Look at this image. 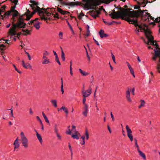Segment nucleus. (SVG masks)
Segmentation results:
<instances>
[{"label":"nucleus","mask_w":160,"mask_h":160,"mask_svg":"<svg viewBox=\"0 0 160 160\" xmlns=\"http://www.w3.org/2000/svg\"><path fill=\"white\" fill-rule=\"evenodd\" d=\"M45 121L48 123H49V122L47 117L44 118Z\"/></svg>","instance_id":"62"},{"label":"nucleus","mask_w":160,"mask_h":160,"mask_svg":"<svg viewBox=\"0 0 160 160\" xmlns=\"http://www.w3.org/2000/svg\"><path fill=\"white\" fill-rule=\"evenodd\" d=\"M75 131H78L76 130V126L72 125V129L71 130V134H72V132H75Z\"/></svg>","instance_id":"34"},{"label":"nucleus","mask_w":160,"mask_h":160,"mask_svg":"<svg viewBox=\"0 0 160 160\" xmlns=\"http://www.w3.org/2000/svg\"><path fill=\"white\" fill-rule=\"evenodd\" d=\"M144 32L146 37L147 38L148 40L147 42H146L145 40H144V42L145 43L149 45L151 44V43H149L150 42L152 43L154 42H156V40L154 41V37L153 36H150V37L149 36L151 33L149 29L146 30Z\"/></svg>","instance_id":"5"},{"label":"nucleus","mask_w":160,"mask_h":160,"mask_svg":"<svg viewBox=\"0 0 160 160\" xmlns=\"http://www.w3.org/2000/svg\"><path fill=\"white\" fill-rule=\"evenodd\" d=\"M99 2L101 3H105V4H108L111 2V0H99Z\"/></svg>","instance_id":"27"},{"label":"nucleus","mask_w":160,"mask_h":160,"mask_svg":"<svg viewBox=\"0 0 160 160\" xmlns=\"http://www.w3.org/2000/svg\"><path fill=\"white\" fill-rule=\"evenodd\" d=\"M61 91L62 92V94H63L64 93V90H63V81H62V78L61 79Z\"/></svg>","instance_id":"43"},{"label":"nucleus","mask_w":160,"mask_h":160,"mask_svg":"<svg viewBox=\"0 0 160 160\" xmlns=\"http://www.w3.org/2000/svg\"><path fill=\"white\" fill-rule=\"evenodd\" d=\"M36 136L38 139L39 140L40 142L41 143L42 141L41 136L38 132H37Z\"/></svg>","instance_id":"30"},{"label":"nucleus","mask_w":160,"mask_h":160,"mask_svg":"<svg viewBox=\"0 0 160 160\" xmlns=\"http://www.w3.org/2000/svg\"><path fill=\"white\" fill-rule=\"evenodd\" d=\"M138 152L139 153V155L144 160H145L146 159L145 154L140 150L138 151Z\"/></svg>","instance_id":"25"},{"label":"nucleus","mask_w":160,"mask_h":160,"mask_svg":"<svg viewBox=\"0 0 160 160\" xmlns=\"http://www.w3.org/2000/svg\"><path fill=\"white\" fill-rule=\"evenodd\" d=\"M61 57L63 61H65V54L63 51H62V52Z\"/></svg>","instance_id":"39"},{"label":"nucleus","mask_w":160,"mask_h":160,"mask_svg":"<svg viewBox=\"0 0 160 160\" xmlns=\"http://www.w3.org/2000/svg\"><path fill=\"white\" fill-rule=\"evenodd\" d=\"M55 60L59 65H61V63L59 61L58 56L55 57Z\"/></svg>","instance_id":"49"},{"label":"nucleus","mask_w":160,"mask_h":160,"mask_svg":"<svg viewBox=\"0 0 160 160\" xmlns=\"http://www.w3.org/2000/svg\"><path fill=\"white\" fill-rule=\"evenodd\" d=\"M43 61L42 62V64H48L50 62L49 60L48 59V58L45 56H43L42 58Z\"/></svg>","instance_id":"24"},{"label":"nucleus","mask_w":160,"mask_h":160,"mask_svg":"<svg viewBox=\"0 0 160 160\" xmlns=\"http://www.w3.org/2000/svg\"><path fill=\"white\" fill-rule=\"evenodd\" d=\"M56 134L57 135V136L58 138V139L59 140H61V136L59 134V133H56Z\"/></svg>","instance_id":"55"},{"label":"nucleus","mask_w":160,"mask_h":160,"mask_svg":"<svg viewBox=\"0 0 160 160\" xmlns=\"http://www.w3.org/2000/svg\"><path fill=\"white\" fill-rule=\"evenodd\" d=\"M144 16H145V17H147V18L145 19V21H146L147 19H148V20H150L149 18L150 16H151L149 13L148 12H146L145 14H144Z\"/></svg>","instance_id":"35"},{"label":"nucleus","mask_w":160,"mask_h":160,"mask_svg":"<svg viewBox=\"0 0 160 160\" xmlns=\"http://www.w3.org/2000/svg\"><path fill=\"white\" fill-rule=\"evenodd\" d=\"M85 136H86L87 140H88L89 138V133H88V131L87 129H86L85 130Z\"/></svg>","instance_id":"38"},{"label":"nucleus","mask_w":160,"mask_h":160,"mask_svg":"<svg viewBox=\"0 0 160 160\" xmlns=\"http://www.w3.org/2000/svg\"><path fill=\"white\" fill-rule=\"evenodd\" d=\"M99 33L100 37L101 38H102L104 37H107L109 36L108 34L104 33V31L102 29L100 30V31L99 32Z\"/></svg>","instance_id":"22"},{"label":"nucleus","mask_w":160,"mask_h":160,"mask_svg":"<svg viewBox=\"0 0 160 160\" xmlns=\"http://www.w3.org/2000/svg\"><path fill=\"white\" fill-rule=\"evenodd\" d=\"M63 110L66 113V114H68V110L67 108H66L65 107H64V109H63Z\"/></svg>","instance_id":"50"},{"label":"nucleus","mask_w":160,"mask_h":160,"mask_svg":"<svg viewBox=\"0 0 160 160\" xmlns=\"http://www.w3.org/2000/svg\"><path fill=\"white\" fill-rule=\"evenodd\" d=\"M8 110H10L11 111V113H10L11 116L13 118H15L13 116V110L12 109V108L8 109Z\"/></svg>","instance_id":"52"},{"label":"nucleus","mask_w":160,"mask_h":160,"mask_svg":"<svg viewBox=\"0 0 160 160\" xmlns=\"http://www.w3.org/2000/svg\"><path fill=\"white\" fill-rule=\"evenodd\" d=\"M133 24L136 27H138L140 29V30H141V32H142V31L143 30L144 32L145 31L146 29L145 28L143 27L142 25L141 24H139L138 23V20L137 22L134 23H133Z\"/></svg>","instance_id":"18"},{"label":"nucleus","mask_w":160,"mask_h":160,"mask_svg":"<svg viewBox=\"0 0 160 160\" xmlns=\"http://www.w3.org/2000/svg\"><path fill=\"white\" fill-rule=\"evenodd\" d=\"M138 11V12L137 15V18L141 17L142 19H143L144 18V12L148 11L147 10H142L141 9H139Z\"/></svg>","instance_id":"15"},{"label":"nucleus","mask_w":160,"mask_h":160,"mask_svg":"<svg viewBox=\"0 0 160 160\" xmlns=\"http://www.w3.org/2000/svg\"><path fill=\"white\" fill-rule=\"evenodd\" d=\"M82 5H81V7H82L84 10H88L89 9L87 8V7H88L90 4L89 1L88 0H82Z\"/></svg>","instance_id":"11"},{"label":"nucleus","mask_w":160,"mask_h":160,"mask_svg":"<svg viewBox=\"0 0 160 160\" xmlns=\"http://www.w3.org/2000/svg\"><path fill=\"white\" fill-rule=\"evenodd\" d=\"M71 135L73 139H76L77 140H78L79 138V137L81 136L80 134L78 131H75V132H72V134H71Z\"/></svg>","instance_id":"12"},{"label":"nucleus","mask_w":160,"mask_h":160,"mask_svg":"<svg viewBox=\"0 0 160 160\" xmlns=\"http://www.w3.org/2000/svg\"><path fill=\"white\" fill-rule=\"evenodd\" d=\"M22 65L23 67L25 68H27L28 67L26 66V65L25 64L23 60H22Z\"/></svg>","instance_id":"51"},{"label":"nucleus","mask_w":160,"mask_h":160,"mask_svg":"<svg viewBox=\"0 0 160 160\" xmlns=\"http://www.w3.org/2000/svg\"><path fill=\"white\" fill-rule=\"evenodd\" d=\"M18 0H13L12 2L14 3L15 4V5H16L17 4H18Z\"/></svg>","instance_id":"54"},{"label":"nucleus","mask_w":160,"mask_h":160,"mask_svg":"<svg viewBox=\"0 0 160 160\" xmlns=\"http://www.w3.org/2000/svg\"><path fill=\"white\" fill-rule=\"evenodd\" d=\"M14 145L15 146V147H14V150H15V149L16 148H18L19 147V144L18 142H16V143H15V142H14Z\"/></svg>","instance_id":"44"},{"label":"nucleus","mask_w":160,"mask_h":160,"mask_svg":"<svg viewBox=\"0 0 160 160\" xmlns=\"http://www.w3.org/2000/svg\"><path fill=\"white\" fill-rule=\"evenodd\" d=\"M12 13V19L13 21V22L12 23H12L13 22L14 23V22L16 21V19H15V17H17L19 15V13L17 11L13 12Z\"/></svg>","instance_id":"19"},{"label":"nucleus","mask_w":160,"mask_h":160,"mask_svg":"<svg viewBox=\"0 0 160 160\" xmlns=\"http://www.w3.org/2000/svg\"><path fill=\"white\" fill-rule=\"evenodd\" d=\"M141 104L140 105L138 106V108H140L141 107L144 106L145 102L143 100H140Z\"/></svg>","instance_id":"32"},{"label":"nucleus","mask_w":160,"mask_h":160,"mask_svg":"<svg viewBox=\"0 0 160 160\" xmlns=\"http://www.w3.org/2000/svg\"><path fill=\"white\" fill-rule=\"evenodd\" d=\"M21 140L22 146L25 148H27L28 147V141L26 137H25L21 138Z\"/></svg>","instance_id":"13"},{"label":"nucleus","mask_w":160,"mask_h":160,"mask_svg":"<svg viewBox=\"0 0 160 160\" xmlns=\"http://www.w3.org/2000/svg\"><path fill=\"white\" fill-rule=\"evenodd\" d=\"M92 89L90 87L89 88V89L88 90H87L86 91H85L84 90H82V93L83 97V95H88V96L91 94V92Z\"/></svg>","instance_id":"23"},{"label":"nucleus","mask_w":160,"mask_h":160,"mask_svg":"<svg viewBox=\"0 0 160 160\" xmlns=\"http://www.w3.org/2000/svg\"><path fill=\"white\" fill-rule=\"evenodd\" d=\"M25 53L28 55L29 60H31V58L29 54V53L28 52H26V51H25Z\"/></svg>","instance_id":"56"},{"label":"nucleus","mask_w":160,"mask_h":160,"mask_svg":"<svg viewBox=\"0 0 160 160\" xmlns=\"http://www.w3.org/2000/svg\"><path fill=\"white\" fill-rule=\"evenodd\" d=\"M157 66L156 68L157 70H158L159 69H160V62L159 61L158 62H157Z\"/></svg>","instance_id":"53"},{"label":"nucleus","mask_w":160,"mask_h":160,"mask_svg":"<svg viewBox=\"0 0 160 160\" xmlns=\"http://www.w3.org/2000/svg\"><path fill=\"white\" fill-rule=\"evenodd\" d=\"M140 7V6L139 5V6H135L134 7V9H139V8Z\"/></svg>","instance_id":"64"},{"label":"nucleus","mask_w":160,"mask_h":160,"mask_svg":"<svg viewBox=\"0 0 160 160\" xmlns=\"http://www.w3.org/2000/svg\"><path fill=\"white\" fill-rule=\"evenodd\" d=\"M93 4L92 3L91 4H90L89 5V6L88 7H89V8H88V9H92V10H97V9L98 8H96V7H94V6H93Z\"/></svg>","instance_id":"28"},{"label":"nucleus","mask_w":160,"mask_h":160,"mask_svg":"<svg viewBox=\"0 0 160 160\" xmlns=\"http://www.w3.org/2000/svg\"><path fill=\"white\" fill-rule=\"evenodd\" d=\"M79 71L80 72L83 76H86L88 75L89 74L88 73L82 71L81 69H79Z\"/></svg>","instance_id":"29"},{"label":"nucleus","mask_w":160,"mask_h":160,"mask_svg":"<svg viewBox=\"0 0 160 160\" xmlns=\"http://www.w3.org/2000/svg\"><path fill=\"white\" fill-rule=\"evenodd\" d=\"M146 1H144V0L143 2H137L138 4L140 6H141L142 7L143 6V4L144 5H145V3H146Z\"/></svg>","instance_id":"40"},{"label":"nucleus","mask_w":160,"mask_h":160,"mask_svg":"<svg viewBox=\"0 0 160 160\" xmlns=\"http://www.w3.org/2000/svg\"><path fill=\"white\" fill-rule=\"evenodd\" d=\"M93 4V6H99L101 4L100 2H99V0H96L93 1V3H92Z\"/></svg>","instance_id":"26"},{"label":"nucleus","mask_w":160,"mask_h":160,"mask_svg":"<svg viewBox=\"0 0 160 160\" xmlns=\"http://www.w3.org/2000/svg\"><path fill=\"white\" fill-rule=\"evenodd\" d=\"M119 9L122 11V16L123 17L124 19H125V16H129L132 18H137V15L138 12V10L131 11V10H132L131 8L124 9L121 7Z\"/></svg>","instance_id":"3"},{"label":"nucleus","mask_w":160,"mask_h":160,"mask_svg":"<svg viewBox=\"0 0 160 160\" xmlns=\"http://www.w3.org/2000/svg\"><path fill=\"white\" fill-rule=\"evenodd\" d=\"M47 9H50V12H48L47 11V10L45 8H43V9H42V11H43V13H42L39 14V15L41 14H42V16H41V20H47L48 19H49L50 18H46L43 14L44 13L46 14V15L48 17L51 16H53L55 18H59L58 15V13L56 12L55 11V9L54 8H48Z\"/></svg>","instance_id":"2"},{"label":"nucleus","mask_w":160,"mask_h":160,"mask_svg":"<svg viewBox=\"0 0 160 160\" xmlns=\"http://www.w3.org/2000/svg\"><path fill=\"white\" fill-rule=\"evenodd\" d=\"M82 5V3L81 2L76 1L71 2V7H74L75 6H80Z\"/></svg>","instance_id":"17"},{"label":"nucleus","mask_w":160,"mask_h":160,"mask_svg":"<svg viewBox=\"0 0 160 160\" xmlns=\"http://www.w3.org/2000/svg\"><path fill=\"white\" fill-rule=\"evenodd\" d=\"M33 12H33L32 14H29L27 15L26 20H28L30 19V18L32 16L33 14H34L33 13Z\"/></svg>","instance_id":"37"},{"label":"nucleus","mask_w":160,"mask_h":160,"mask_svg":"<svg viewBox=\"0 0 160 160\" xmlns=\"http://www.w3.org/2000/svg\"><path fill=\"white\" fill-rule=\"evenodd\" d=\"M16 10H15V9L13 8L12 6L11 7V9L10 11L6 12L4 13V17L5 18H8V16L11 14V12H13L17 11Z\"/></svg>","instance_id":"14"},{"label":"nucleus","mask_w":160,"mask_h":160,"mask_svg":"<svg viewBox=\"0 0 160 160\" xmlns=\"http://www.w3.org/2000/svg\"><path fill=\"white\" fill-rule=\"evenodd\" d=\"M88 105L87 104L84 105V111L82 112V113L83 115L85 117L87 116V113L88 111Z\"/></svg>","instance_id":"21"},{"label":"nucleus","mask_w":160,"mask_h":160,"mask_svg":"<svg viewBox=\"0 0 160 160\" xmlns=\"http://www.w3.org/2000/svg\"><path fill=\"white\" fill-rule=\"evenodd\" d=\"M122 10L120 11L115 12L114 10H112V13L109 14V16L112 19L121 18L122 20L124 19L123 17L122 16Z\"/></svg>","instance_id":"6"},{"label":"nucleus","mask_w":160,"mask_h":160,"mask_svg":"<svg viewBox=\"0 0 160 160\" xmlns=\"http://www.w3.org/2000/svg\"><path fill=\"white\" fill-rule=\"evenodd\" d=\"M126 97L127 99V101L129 102H131L132 101V100L130 98V94L128 95H126Z\"/></svg>","instance_id":"41"},{"label":"nucleus","mask_w":160,"mask_h":160,"mask_svg":"<svg viewBox=\"0 0 160 160\" xmlns=\"http://www.w3.org/2000/svg\"><path fill=\"white\" fill-rule=\"evenodd\" d=\"M20 135H21V138L24 137H26L25 136V135H24L23 132H21Z\"/></svg>","instance_id":"61"},{"label":"nucleus","mask_w":160,"mask_h":160,"mask_svg":"<svg viewBox=\"0 0 160 160\" xmlns=\"http://www.w3.org/2000/svg\"><path fill=\"white\" fill-rule=\"evenodd\" d=\"M59 38L60 39H62L63 33L62 32H60L58 35Z\"/></svg>","instance_id":"47"},{"label":"nucleus","mask_w":160,"mask_h":160,"mask_svg":"<svg viewBox=\"0 0 160 160\" xmlns=\"http://www.w3.org/2000/svg\"><path fill=\"white\" fill-rule=\"evenodd\" d=\"M87 33L85 35V36H87V37H88L90 35V32L89 30H87Z\"/></svg>","instance_id":"57"},{"label":"nucleus","mask_w":160,"mask_h":160,"mask_svg":"<svg viewBox=\"0 0 160 160\" xmlns=\"http://www.w3.org/2000/svg\"><path fill=\"white\" fill-rule=\"evenodd\" d=\"M54 130L56 133H58V130L57 128V125L55 124L54 126Z\"/></svg>","instance_id":"45"},{"label":"nucleus","mask_w":160,"mask_h":160,"mask_svg":"<svg viewBox=\"0 0 160 160\" xmlns=\"http://www.w3.org/2000/svg\"><path fill=\"white\" fill-rule=\"evenodd\" d=\"M129 17V16H125V19L124 20H125L126 21H127V22L130 23V22H132L133 23H134L138 21V18H136V19H131Z\"/></svg>","instance_id":"16"},{"label":"nucleus","mask_w":160,"mask_h":160,"mask_svg":"<svg viewBox=\"0 0 160 160\" xmlns=\"http://www.w3.org/2000/svg\"><path fill=\"white\" fill-rule=\"evenodd\" d=\"M36 118L39 121V122H40V124L41 125V126H42L41 129L42 130H43V129H44L43 125L42 123L41 120V119H40V118H39V117L38 116H37Z\"/></svg>","instance_id":"33"},{"label":"nucleus","mask_w":160,"mask_h":160,"mask_svg":"<svg viewBox=\"0 0 160 160\" xmlns=\"http://www.w3.org/2000/svg\"><path fill=\"white\" fill-rule=\"evenodd\" d=\"M111 56L113 62H114L115 63H116L115 61V57L114 55L113 54L112 52H111Z\"/></svg>","instance_id":"46"},{"label":"nucleus","mask_w":160,"mask_h":160,"mask_svg":"<svg viewBox=\"0 0 160 160\" xmlns=\"http://www.w3.org/2000/svg\"><path fill=\"white\" fill-rule=\"evenodd\" d=\"M26 26V23L24 22V21L22 18L21 15H19L18 18V22L16 24L13 22L12 23V25L9 29L8 33L9 34L12 36L17 35V37L19 38V36L20 35L22 34L24 35H27L30 34V31L28 29H22V32H22L17 33L18 29L22 28H24Z\"/></svg>","instance_id":"1"},{"label":"nucleus","mask_w":160,"mask_h":160,"mask_svg":"<svg viewBox=\"0 0 160 160\" xmlns=\"http://www.w3.org/2000/svg\"><path fill=\"white\" fill-rule=\"evenodd\" d=\"M126 128L127 132V136L131 141L132 142L133 140V136L132 134V131L128 125H126Z\"/></svg>","instance_id":"10"},{"label":"nucleus","mask_w":160,"mask_h":160,"mask_svg":"<svg viewBox=\"0 0 160 160\" xmlns=\"http://www.w3.org/2000/svg\"><path fill=\"white\" fill-rule=\"evenodd\" d=\"M90 15L94 19L99 17V15L101 14V12L99 10H92L89 11Z\"/></svg>","instance_id":"9"},{"label":"nucleus","mask_w":160,"mask_h":160,"mask_svg":"<svg viewBox=\"0 0 160 160\" xmlns=\"http://www.w3.org/2000/svg\"><path fill=\"white\" fill-rule=\"evenodd\" d=\"M70 127V126H68V130L66 131V134L68 135H70V129L69 128Z\"/></svg>","instance_id":"59"},{"label":"nucleus","mask_w":160,"mask_h":160,"mask_svg":"<svg viewBox=\"0 0 160 160\" xmlns=\"http://www.w3.org/2000/svg\"><path fill=\"white\" fill-rule=\"evenodd\" d=\"M126 63L127 64V66L129 69L132 68L131 65L129 64V63L127 62H126Z\"/></svg>","instance_id":"63"},{"label":"nucleus","mask_w":160,"mask_h":160,"mask_svg":"<svg viewBox=\"0 0 160 160\" xmlns=\"http://www.w3.org/2000/svg\"><path fill=\"white\" fill-rule=\"evenodd\" d=\"M57 9L58 11L62 14L65 15V17H67V15H68L69 14V12L63 11L61 9L59 8L58 7Z\"/></svg>","instance_id":"20"},{"label":"nucleus","mask_w":160,"mask_h":160,"mask_svg":"<svg viewBox=\"0 0 160 160\" xmlns=\"http://www.w3.org/2000/svg\"><path fill=\"white\" fill-rule=\"evenodd\" d=\"M30 2L32 4H29V5L32 8V9L34 10L33 13H35L36 12H38L39 14L43 13V11H42V9H43V8H41L38 6V3L37 2L32 0L30 1Z\"/></svg>","instance_id":"4"},{"label":"nucleus","mask_w":160,"mask_h":160,"mask_svg":"<svg viewBox=\"0 0 160 160\" xmlns=\"http://www.w3.org/2000/svg\"><path fill=\"white\" fill-rule=\"evenodd\" d=\"M151 44H152V45L153 46H156V47L157 48H156L157 49H158V48H159V45L157 43L156 41V42H154L152 43H151Z\"/></svg>","instance_id":"42"},{"label":"nucleus","mask_w":160,"mask_h":160,"mask_svg":"<svg viewBox=\"0 0 160 160\" xmlns=\"http://www.w3.org/2000/svg\"><path fill=\"white\" fill-rule=\"evenodd\" d=\"M39 19V18H36L34 20H32L29 22L28 24L29 25L33 24L34 27L36 28V29L38 30L40 28V23L38 21Z\"/></svg>","instance_id":"8"},{"label":"nucleus","mask_w":160,"mask_h":160,"mask_svg":"<svg viewBox=\"0 0 160 160\" xmlns=\"http://www.w3.org/2000/svg\"><path fill=\"white\" fill-rule=\"evenodd\" d=\"M50 102L56 108L57 107V104L56 100L52 99L51 100Z\"/></svg>","instance_id":"31"},{"label":"nucleus","mask_w":160,"mask_h":160,"mask_svg":"<svg viewBox=\"0 0 160 160\" xmlns=\"http://www.w3.org/2000/svg\"><path fill=\"white\" fill-rule=\"evenodd\" d=\"M43 56L48 55H49L48 52L47 51H45L44 53H43Z\"/></svg>","instance_id":"60"},{"label":"nucleus","mask_w":160,"mask_h":160,"mask_svg":"<svg viewBox=\"0 0 160 160\" xmlns=\"http://www.w3.org/2000/svg\"><path fill=\"white\" fill-rule=\"evenodd\" d=\"M143 26V27L144 28H147L146 29H145L146 30H147L148 29V26L146 24H144L142 26Z\"/></svg>","instance_id":"58"},{"label":"nucleus","mask_w":160,"mask_h":160,"mask_svg":"<svg viewBox=\"0 0 160 160\" xmlns=\"http://www.w3.org/2000/svg\"><path fill=\"white\" fill-rule=\"evenodd\" d=\"M13 66L15 68V69L16 71H17L19 73L21 74V73L22 72H21L19 71L18 69L16 67L15 65L14 64H13Z\"/></svg>","instance_id":"48"},{"label":"nucleus","mask_w":160,"mask_h":160,"mask_svg":"<svg viewBox=\"0 0 160 160\" xmlns=\"http://www.w3.org/2000/svg\"><path fill=\"white\" fill-rule=\"evenodd\" d=\"M88 94L87 95H83V98L82 100V103L84 105H85V104H87L85 103V102L86 101V98L88 97Z\"/></svg>","instance_id":"36"},{"label":"nucleus","mask_w":160,"mask_h":160,"mask_svg":"<svg viewBox=\"0 0 160 160\" xmlns=\"http://www.w3.org/2000/svg\"><path fill=\"white\" fill-rule=\"evenodd\" d=\"M154 53L152 57V59L154 62H156L158 58H159V62H160V48L158 49H154L153 50Z\"/></svg>","instance_id":"7"}]
</instances>
